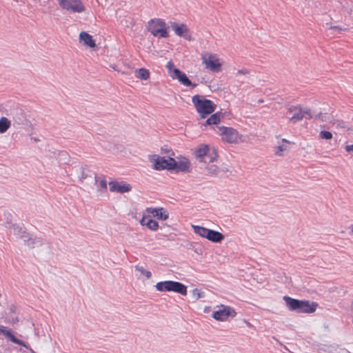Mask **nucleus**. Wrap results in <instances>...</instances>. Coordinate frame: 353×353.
I'll use <instances>...</instances> for the list:
<instances>
[{
	"instance_id": "nucleus-1",
	"label": "nucleus",
	"mask_w": 353,
	"mask_h": 353,
	"mask_svg": "<svg viewBox=\"0 0 353 353\" xmlns=\"http://www.w3.org/2000/svg\"><path fill=\"white\" fill-rule=\"evenodd\" d=\"M196 112L201 119H205L209 114L214 112L216 108V105L211 100L207 99L202 95H194L192 98Z\"/></svg>"
},
{
	"instance_id": "nucleus-2",
	"label": "nucleus",
	"mask_w": 353,
	"mask_h": 353,
	"mask_svg": "<svg viewBox=\"0 0 353 353\" xmlns=\"http://www.w3.org/2000/svg\"><path fill=\"white\" fill-rule=\"evenodd\" d=\"M147 30L154 37L168 38V28L164 20L159 18L150 19L146 26Z\"/></svg>"
},
{
	"instance_id": "nucleus-3",
	"label": "nucleus",
	"mask_w": 353,
	"mask_h": 353,
	"mask_svg": "<svg viewBox=\"0 0 353 353\" xmlns=\"http://www.w3.org/2000/svg\"><path fill=\"white\" fill-rule=\"evenodd\" d=\"M195 158L201 163H214L218 158L215 149L208 145L201 144L194 151Z\"/></svg>"
},
{
	"instance_id": "nucleus-4",
	"label": "nucleus",
	"mask_w": 353,
	"mask_h": 353,
	"mask_svg": "<svg viewBox=\"0 0 353 353\" xmlns=\"http://www.w3.org/2000/svg\"><path fill=\"white\" fill-rule=\"evenodd\" d=\"M221 140L230 144H238L244 141L243 136L231 127L219 126L218 128Z\"/></svg>"
},
{
	"instance_id": "nucleus-5",
	"label": "nucleus",
	"mask_w": 353,
	"mask_h": 353,
	"mask_svg": "<svg viewBox=\"0 0 353 353\" xmlns=\"http://www.w3.org/2000/svg\"><path fill=\"white\" fill-rule=\"evenodd\" d=\"M59 6L70 13L82 14L86 12V7L82 0H57Z\"/></svg>"
},
{
	"instance_id": "nucleus-6",
	"label": "nucleus",
	"mask_w": 353,
	"mask_h": 353,
	"mask_svg": "<svg viewBox=\"0 0 353 353\" xmlns=\"http://www.w3.org/2000/svg\"><path fill=\"white\" fill-rule=\"evenodd\" d=\"M201 60L206 69L213 72L221 71L223 61L217 54L205 52L201 54Z\"/></svg>"
},
{
	"instance_id": "nucleus-7",
	"label": "nucleus",
	"mask_w": 353,
	"mask_h": 353,
	"mask_svg": "<svg viewBox=\"0 0 353 353\" xmlns=\"http://www.w3.org/2000/svg\"><path fill=\"white\" fill-rule=\"evenodd\" d=\"M148 158L151 167L154 170H171L172 163L170 160H172V157H161L159 154H153L149 155Z\"/></svg>"
},
{
	"instance_id": "nucleus-8",
	"label": "nucleus",
	"mask_w": 353,
	"mask_h": 353,
	"mask_svg": "<svg viewBox=\"0 0 353 353\" xmlns=\"http://www.w3.org/2000/svg\"><path fill=\"white\" fill-rule=\"evenodd\" d=\"M287 114L289 121L293 123L301 121L305 116L312 117L311 111L307 108H301L299 105H291L288 108Z\"/></svg>"
},
{
	"instance_id": "nucleus-9",
	"label": "nucleus",
	"mask_w": 353,
	"mask_h": 353,
	"mask_svg": "<svg viewBox=\"0 0 353 353\" xmlns=\"http://www.w3.org/2000/svg\"><path fill=\"white\" fill-rule=\"evenodd\" d=\"M172 163L171 170L176 172H189L191 170V163L190 160L185 157H178L176 159L172 157V160H170Z\"/></svg>"
},
{
	"instance_id": "nucleus-10",
	"label": "nucleus",
	"mask_w": 353,
	"mask_h": 353,
	"mask_svg": "<svg viewBox=\"0 0 353 353\" xmlns=\"http://www.w3.org/2000/svg\"><path fill=\"white\" fill-rule=\"evenodd\" d=\"M92 172L87 167L81 165H75L72 168L71 176L79 181L83 182L92 178Z\"/></svg>"
},
{
	"instance_id": "nucleus-11",
	"label": "nucleus",
	"mask_w": 353,
	"mask_h": 353,
	"mask_svg": "<svg viewBox=\"0 0 353 353\" xmlns=\"http://www.w3.org/2000/svg\"><path fill=\"white\" fill-rule=\"evenodd\" d=\"M18 241L22 245L33 250H38L43 244L40 239L35 237L28 231L24 235H22V237Z\"/></svg>"
},
{
	"instance_id": "nucleus-12",
	"label": "nucleus",
	"mask_w": 353,
	"mask_h": 353,
	"mask_svg": "<svg viewBox=\"0 0 353 353\" xmlns=\"http://www.w3.org/2000/svg\"><path fill=\"white\" fill-rule=\"evenodd\" d=\"M218 307L219 310L212 314V317L216 321H224L230 316H234L236 315L235 311L229 306L221 305Z\"/></svg>"
},
{
	"instance_id": "nucleus-13",
	"label": "nucleus",
	"mask_w": 353,
	"mask_h": 353,
	"mask_svg": "<svg viewBox=\"0 0 353 353\" xmlns=\"http://www.w3.org/2000/svg\"><path fill=\"white\" fill-rule=\"evenodd\" d=\"M144 212L150 215L152 218H156L160 221H166L169 218V212L168 210L163 207L147 208Z\"/></svg>"
},
{
	"instance_id": "nucleus-14",
	"label": "nucleus",
	"mask_w": 353,
	"mask_h": 353,
	"mask_svg": "<svg viewBox=\"0 0 353 353\" xmlns=\"http://www.w3.org/2000/svg\"><path fill=\"white\" fill-rule=\"evenodd\" d=\"M171 28L177 36L183 37L188 41H192V37L190 34L189 29L185 24L173 22L171 23Z\"/></svg>"
},
{
	"instance_id": "nucleus-15",
	"label": "nucleus",
	"mask_w": 353,
	"mask_h": 353,
	"mask_svg": "<svg viewBox=\"0 0 353 353\" xmlns=\"http://www.w3.org/2000/svg\"><path fill=\"white\" fill-rule=\"evenodd\" d=\"M110 191L112 192L125 193L132 190V186L124 181H110L108 183Z\"/></svg>"
},
{
	"instance_id": "nucleus-16",
	"label": "nucleus",
	"mask_w": 353,
	"mask_h": 353,
	"mask_svg": "<svg viewBox=\"0 0 353 353\" xmlns=\"http://www.w3.org/2000/svg\"><path fill=\"white\" fill-rule=\"evenodd\" d=\"M294 143L288 139H282L277 141L274 147V154L276 157H281L285 155V152L290 149L291 145Z\"/></svg>"
},
{
	"instance_id": "nucleus-17",
	"label": "nucleus",
	"mask_w": 353,
	"mask_h": 353,
	"mask_svg": "<svg viewBox=\"0 0 353 353\" xmlns=\"http://www.w3.org/2000/svg\"><path fill=\"white\" fill-rule=\"evenodd\" d=\"M139 223L142 226H145L153 232L157 231L159 228V223L145 212H143L142 219L140 220Z\"/></svg>"
},
{
	"instance_id": "nucleus-18",
	"label": "nucleus",
	"mask_w": 353,
	"mask_h": 353,
	"mask_svg": "<svg viewBox=\"0 0 353 353\" xmlns=\"http://www.w3.org/2000/svg\"><path fill=\"white\" fill-rule=\"evenodd\" d=\"M79 43L83 46L95 50L97 44L95 41L93 39L92 35L88 34L87 32H81L79 36Z\"/></svg>"
},
{
	"instance_id": "nucleus-19",
	"label": "nucleus",
	"mask_w": 353,
	"mask_h": 353,
	"mask_svg": "<svg viewBox=\"0 0 353 353\" xmlns=\"http://www.w3.org/2000/svg\"><path fill=\"white\" fill-rule=\"evenodd\" d=\"M0 334H3L5 336L8 337L10 341L16 344L23 345V347L29 349L32 353H34V350L28 347L23 341L17 339L12 333L10 330H8L6 327L0 326Z\"/></svg>"
},
{
	"instance_id": "nucleus-20",
	"label": "nucleus",
	"mask_w": 353,
	"mask_h": 353,
	"mask_svg": "<svg viewBox=\"0 0 353 353\" xmlns=\"http://www.w3.org/2000/svg\"><path fill=\"white\" fill-rule=\"evenodd\" d=\"M171 78L173 79H178L180 83L185 86H192V88H195L196 86V84L192 83L186 74L179 69L173 70V74H171Z\"/></svg>"
},
{
	"instance_id": "nucleus-21",
	"label": "nucleus",
	"mask_w": 353,
	"mask_h": 353,
	"mask_svg": "<svg viewBox=\"0 0 353 353\" xmlns=\"http://www.w3.org/2000/svg\"><path fill=\"white\" fill-rule=\"evenodd\" d=\"M316 305H317L316 303H310L308 301H301L299 312L305 313L313 312L316 310Z\"/></svg>"
},
{
	"instance_id": "nucleus-22",
	"label": "nucleus",
	"mask_w": 353,
	"mask_h": 353,
	"mask_svg": "<svg viewBox=\"0 0 353 353\" xmlns=\"http://www.w3.org/2000/svg\"><path fill=\"white\" fill-rule=\"evenodd\" d=\"M174 292L176 293H179L182 295L187 294V288L183 283L170 281V292Z\"/></svg>"
},
{
	"instance_id": "nucleus-23",
	"label": "nucleus",
	"mask_w": 353,
	"mask_h": 353,
	"mask_svg": "<svg viewBox=\"0 0 353 353\" xmlns=\"http://www.w3.org/2000/svg\"><path fill=\"white\" fill-rule=\"evenodd\" d=\"M225 236L219 232L210 230L208 232L206 239L214 243H220L224 239Z\"/></svg>"
},
{
	"instance_id": "nucleus-24",
	"label": "nucleus",
	"mask_w": 353,
	"mask_h": 353,
	"mask_svg": "<svg viewBox=\"0 0 353 353\" xmlns=\"http://www.w3.org/2000/svg\"><path fill=\"white\" fill-rule=\"evenodd\" d=\"M283 299L285 301L286 305L290 310L299 311L300 308L301 301L286 296L283 297Z\"/></svg>"
},
{
	"instance_id": "nucleus-25",
	"label": "nucleus",
	"mask_w": 353,
	"mask_h": 353,
	"mask_svg": "<svg viewBox=\"0 0 353 353\" xmlns=\"http://www.w3.org/2000/svg\"><path fill=\"white\" fill-rule=\"evenodd\" d=\"M11 230H12L13 234L18 241L22 237V235L27 232V230L23 227L17 223L11 225Z\"/></svg>"
},
{
	"instance_id": "nucleus-26",
	"label": "nucleus",
	"mask_w": 353,
	"mask_h": 353,
	"mask_svg": "<svg viewBox=\"0 0 353 353\" xmlns=\"http://www.w3.org/2000/svg\"><path fill=\"white\" fill-rule=\"evenodd\" d=\"M134 75L139 79L146 81L150 78V72L148 69L141 68L134 71Z\"/></svg>"
},
{
	"instance_id": "nucleus-27",
	"label": "nucleus",
	"mask_w": 353,
	"mask_h": 353,
	"mask_svg": "<svg viewBox=\"0 0 353 353\" xmlns=\"http://www.w3.org/2000/svg\"><path fill=\"white\" fill-rule=\"evenodd\" d=\"M155 288L159 292H170V281L158 282Z\"/></svg>"
},
{
	"instance_id": "nucleus-28",
	"label": "nucleus",
	"mask_w": 353,
	"mask_h": 353,
	"mask_svg": "<svg viewBox=\"0 0 353 353\" xmlns=\"http://www.w3.org/2000/svg\"><path fill=\"white\" fill-rule=\"evenodd\" d=\"M221 121V113L216 112L212 114L206 121L204 125L218 124Z\"/></svg>"
},
{
	"instance_id": "nucleus-29",
	"label": "nucleus",
	"mask_w": 353,
	"mask_h": 353,
	"mask_svg": "<svg viewBox=\"0 0 353 353\" xmlns=\"http://www.w3.org/2000/svg\"><path fill=\"white\" fill-rule=\"evenodd\" d=\"M11 122L10 121L6 118V117H1L0 119V133H4L6 132L10 127Z\"/></svg>"
},
{
	"instance_id": "nucleus-30",
	"label": "nucleus",
	"mask_w": 353,
	"mask_h": 353,
	"mask_svg": "<svg viewBox=\"0 0 353 353\" xmlns=\"http://www.w3.org/2000/svg\"><path fill=\"white\" fill-rule=\"evenodd\" d=\"M206 164L205 169L210 175H217L219 173V166L213 164V163H205Z\"/></svg>"
},
{
	"instance_id": "nucleus-31",
	"label": "nucleus",
	"mask_w": 353,
	"mask_h": 353,
	"mask_svg": "<svg viewBox=\"0 0 353 353\" xmlns=\"http://www.w3.org/2000/svg\"><path fill=\"white\" fill-rule=\"evenodd\" d=\"M94 179L96 183L99 181L98 191L101 193H103L107 189L106 180L105 179H101L99 181V177H97V175L94 176Z\"/></svg>"
},
{
	"instance_id": "nucleus-32",
	"label": "nucleus",
	"mask_w": 353,
	"mask_h": 353,
	"mask_svg": "<svg viewBox=\"0 0 353 353\" xmlns=\"http://www.w3.org/2000/svg\"><path fill=\"white\" fill-rule=\"evenodd\" d=\"M192 228L196 234L206 239L209 229L199 225H192Z\"/></svg>"
},
{
	"instance_id": "nucleus-33",
	"label": "nucleus",
	"mask_w": 353,
	"mask_h": 353,
	"mask_svg": "<svg viewBox=\"0 0 353 353\" xmlns=\"http://www.w3.org/2000/svg\"><path fill=\"white\" fill-rule=\"evenodd\" d=\"M134 269L148 279H150L152 277L151 272L145 269L143 266L135 265Z\"/></svg>"
},
{
	"instance_id": "nucleus-34",
	"label": "nucleus",
	"mask_w": 353,
	"mask_h": 353,
	"mask_svg": "<svg viewBox=\"0 0 353 353\" xmlns=\"http://www.w3.org/2000/svg\"><path fill=\"white\" fill-rule=\"evenodd\" d=\"M334 353H352L346 347L342 344H337L333 346Z\"/></svg>"
},
{
	"instance_id": "nucleus-35",
	"label": "nucleus",
	"mask_w": 353,
	"mask_h": 353,
	"mask_svg": "<svg viewBox=\"0 0 353 353\" xmlns=\"http://www.w3.org/2000/svg\"><path fill=\"white\" fill-rule=\"evenodd\" d=\"M319 137L322 139L330 140L332 139V134L329 131L322 130L319 132Z\"/></svg>"
},
{
	"instance_id": "nucleus-36",
	"label": "nucleus",
	"mask_w": 353,
	"mask_h": 353,
	"mask_svg": "<svg viewBox=\"0 0 353 353\" xmlns=\"http://www.w3.org/2000/svg\"><path fill=\"white\" fill-rule=\"evenodd\" d=\"M5 216H7L6 217V227L8 228H10L11 229V225H15L16 223H14L12 222V216L11 214H5Z\"/></svg>"
},
{
	"instance_id": "nucleus-37",
	"label": "nucleus",
	"mask_w": 353,
	"mask_h": 353,
	"mask_svg": "<svg viewBox=\"0 0 353 353\" xmlns=\"http://www.w3.org/2000/svg\"><path fill=\"white\" fill-rule=\"evenodd\" d=\"M166 68L168 70V73L170 77H171V74H173V70L177 69V68H174V63L172 61L167 63Z\"/></svg>"
},
{
	"instance_id": "nucleus-38",
	"label": "nucleus",
	"mask_w": 353,
	"mask_h": 353,
	"mask_svg": "<svg viewBox=\"0 0 353 353\" xmlns=\"http://www.w3.org/2000/svg\"><path fill=\"white\" fill-rule=\"evenodd\" d=\"M193 298L195 301L199 300L200 298L203 296L202 293L198 289H194L192 292Z\"/></svg>"
},
{
	"instance_id": "nucleus-39",
	"label": "nucleus",
	"mask_w": 353,
	"mask_h": 353,
	"mask_svg": "<svg viewBox=\"0 0 353 353\" xmlns=\"http://www.w3.org/2000/svg\"><path fill=\"white\" fill-rule=\"evenodd\" d=\"M334 125H335L337 128H345L347 125L346 123L343 121L337 120L334 122Z\"/></svg>"
},
{
	"instance_id": "nucleus-40",
	"label": "nucleus",
	"mask_w": 353,
	"mask_h": 353,
	"mask_svg": "<svg viewBox=\"0 0 353 353\" xmlns=\"http://www.w3.org/2000/svg\"><path fill=\"white\" fill-rule=\"evenodd\" d=\"M231 172L230 168L228 165L223 163L219 166V172Z\"/></svg>"
},
{
	"instance_id": "nucleus-41",
	"label": "nucleus",
	"mask_w": 353,
	"mask_h": 353,
	"mask_svg": "<svg viewBox=\"0 0 353 353\" xmlns=\"http://www.w3.org/2000/svg\"><path fill=\"white\" fill-rule=\"evenodd\" d=\"M250 73L249 70H247V69H240V70H238L236 72V77H240V76H242V75H247Z\"/></svg>"
},
{
	"instance_id": "nucleus-42",
	"label": "nucleus",
	"mask_w": 353,
	"mask_h": 353,
	"mask_svg": "<svg viewBox=\"0 0 353 353\" xmlns=\"http://www.w3.org/2000/svg\"><path fill=\"white\" fill-rule=\"evenodd\" d=\"M161 154H167V157L170 156L172 157H173V156L174 155V153L172 150L167 149H161Z\"/></svg>"
},
{
	"instance_id": "nucleus-43",
	"label": "nucleus",
	"mask_w": 353,
	"mask_h": 353,
	"mask_svg": "<svg viewBox=\"0 0 353 353\" xmlns=\"http://www.w3.org/2000/svg\"><path fill=\"white\" fill-rule=\"evenodd\" d=\"M345 150L347 152H353V145H348L345 146Z\"/></svg>"
},
{
	"instance_id": "nucleus-44",
	"label": "nucleus",
	"mask_w": 353,
	"mask_h": 353,
	"mask_svg": "<svg viewBox=\"0 0 353 353\" xmlns=\"http://www.w3.org/2000/svg\"><path fill=\"white\" fill-rule=\"evenodd\" d=\"M330 29H333L337 30L339 32H340L343 29L339 26H330Z\"/></svg>"
},
{
	"instance_id": "nucleus-45",
	"label": "nucleus",
	"mask_w": 353,
	"mask_h": 353,
	"mask_svg": "<svg viewBox=\"0 0 353 353\" xmlns=\"http://www.w3.org/2000/svg\"><path fill=\"white\" fill-rule=\"evenodd\" d=\"M17 321H18V320L16 319L13 320V323H15Z\"/></svg>"
},
{
	"instance_id": "nucleus-46",
	"label": "nucleus",
	"mask_w": 353,
	"mask_h": 353,
	"mask_svg": "<svg viewBox=\"0 0 353 353\" xmlns=\"http://www.w3.org/2000/svg\"><path fill=\"white\" fill-rule=\"evenodd\" d=\"M350 229H351L352 232H353V225H351Z\"/></svg>"
},
{
	"instance_id": "nucleus-47",
	"label": "nucleus",
	"mask_w": 353,
	"mask_h": 353,
	"mask_svg": "<svg viewBox=\"0 0 353 353\" xmlns=\"http://www.w3.org/2000/svg\"><path fill=\"white\" fill-rule=\"evenodd\" d=\"M351 308H352V310L353 312V301H352V305H351Z\"/></svg>"
},
{
	"instance_id": "nucleus-48",
	"label": "nucleus",
	"mask_w": 353,
	"mask_h": 353,
	"mask_svg": "<svg viewBox=\"0 0 353 353\" xmlns=\"http://www.w3.org/2000/svg\"><path fill=\"white\" fill-rule=\"evenodd\" d=\"M112 68L114 70H117L116 69V68H115V67L112 66Z\"/></svg>"
}]
</instances>
